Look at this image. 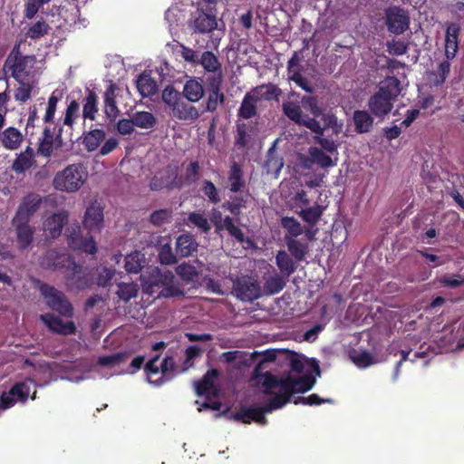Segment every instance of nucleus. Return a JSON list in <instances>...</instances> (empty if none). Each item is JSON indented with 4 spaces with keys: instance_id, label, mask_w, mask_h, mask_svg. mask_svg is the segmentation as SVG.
Returning <instances> with one entry per match:
<instances>
[{
    "instance_id": "f257e3e1",
    "label": "nucleus",
    "mask_w": 464,
    "mask_h": 464,
    "mask_svg": "<svg viewBox=\"0 0 464 464\" xmlns=\"http://www.w3.org/2000/svg\"><path fill=\"white\" fill-rule=\"evenodd\" d=\"M291 372L275 376L271 373L256 375L251 381L266 395V406L243 408L235 415L237 420L249 423L256 421L266 424L265 414L281 409L290 400L293 393L305 392L315 384V377L320 376L317 362L301 354L289 356Z\"/></svg>"
},
{
    "instance_id": "f03ea898",
    "label": "nucleus",
    "mask_w": 464,
    "mask_h": 464,
    "mask_svg": "<svg viewBox=\"0 0 464 464\" xmlns=\"http://www.w3.org/2000/svg\"><path fill=\"white\" fill-rule=\"evenodd\" d=\"M282 107L284 113L291 121L306 127L317 135H323L324 129L315 120L322 114V110L314 97L304 96L299 100V96L293 93Z\"/></svg>"
},
{
    "instance_id": "7ed1b4c3",
    "label": "nucleus",
    "mask_w": 464,
    "mask_h": 464,
    "mask_svg": "<svg viewBox=\"0 0 464 464\" xmlns=\"http://www.w3.org/2000/svg\"><path fill=\"white\" fill-rule=\"evenodd\" d=\"M33 376L34 379L29 378L24 382H17L9 392L2 393L0 397V415L16 403H24L30 396L32 389H34V392L31 399L34 400L36 395V385L34 382L43 381V384H47L50 382L52 378L51 365L48 363H39Z\"/></svg>"
},
{
    "instance_id": "20e7f679",
    "label": "nucleus",
    "mask_w": 464,
    "mask_h": 464,
    "mask_svg": "<svg viewBox=\"0 0 464 464\" xmlns=\"http://www.w3.org/2000/svg\"><path fill=\"white\" fill-rule=\"evenodd\" d=\"M401 82L396 77H387L380 83L379 92L369 100V109L377 117H383L392 109V102L401 93Z\"/></svg>"
},
{
    "instance_id": "39448f33",
    "label": "nucleus",
    "mask_w": 464,
    "mask_h": 464,
    "mask_svg": "<svg viewBox=\"0 0 464 464\" xmlns=\"http://www.w3.org/2000/svg\"><path fill=\"white\" fill-rule=\"evenodd\" d=\"M41 265L48 268L66 267L71 272L67 282L69 287L82 289L89 285L88 278L82 276V267L77 266L67 254H58L54 250H50L42 257Z\"/></svg>"
},
{
    "instance_id": "423d86ee",
    "label": "nucleus",
    "mask_w": 464,
    "mask_h": 464,
    "mask_svg": "<svg viewBox=\"0 0 464 464\" xmlns=\"http://www.w3.org/2000/svg\"><path fill=\"white\" fill-rule=\"evenodd\" d=\"M89 177L88 170L82 163H72L56 172L53 186L56 190L74 193L79 191Z\"/></svg>"
},
{
    "instance_id": "0eeeda50",
    "label": "nucleus",
    "mask_w": 464,
    "mask_h": 464,
    "mask_svg": "<svg viewBox=\"0 0 464 464\" xmlns=\"http://www.w3.org/2000/svg\"><path fill=\"white\" fill-rule=\"evenodd\" d=\"M148 382L151 384L160 385L163 382L164 379H170L175 373L180 371L175 365L172 357H165L160 362V356H153L145 365Z\"/></svg>"
},
{
    "instance_id": "6e6552de",
    "label": "nucleus",
    "mask_w": 464,
    "mask_h": 464,
    "mask_svg": "<svg viewBox=\"0 0 464 464\" xmlns=\"http://www.w3.org/2000/svg\"><path fill=\"white\" fill-rule=\"evenodd\" d=\"M36 60L34 56H21L12 53L6 60V64L11 75L16 81H27L34 79L35 74L34 65Z\"/></svg>"
},
{
    "instance_id": "1a4fd4ad",
    "label": "nucleus",
    "mask_w": 464,
    "mask_h": 464,
    "mask_svg": "<svg viewBox=\"0 0 464 464\" xmlns=\"http://www.w3.org/2000/svg\"><path fill=\"white\" fill-rule=\"evenodd\" d=\"M40 291L46 304L51 309L58 312L63 316H72L73 308L63 293L48 285H43L40 287Z\"/></svg>"
},
{
    "instance_id": "9d476101",
    "label": "nucleus",
    "mask_w": 464,
    "mask_h": 464,
    "mask_svg": "<svg viewBox=\"0 0 464 464\" xmlns=\"http://www.w3.org/2000/svg\"><path fill=\"white\" fill-rule=\"evenodd\" d=\"M104 216L103 208L100 203L94 201L91 203L83 215L82 227L88 233H99L103 228Z\"/></svg>"
},
{
    "instance_id": "9b49d317",
    "label": "nucleus",
    "mask_w": 464,
    "mask_h": 464,
    "mask_svg": "<svg viewBox=\"0 0 464 464\" xmlns=\"http://www.w3.org/2000/svg\"><path fill=\"white\" fill-rule=\"evenodd\" d=\"M174 279V276L170 271L161 272L158 267H154L151 270V276L148 281L144 282L143 287L144 291L149 294H153V287L162 285L169 287ZM166 293L161 291L159 295H162L165 296L173 295L174 292L166 288Z\"/></svg>"
},
{
    "instance_id": "f8f14e48",
    "label": "nucleus",
    "mask_w": 464,
    "mask_h": 464,
    "mask_svg": "<svg viewBox=\"0 0 464 464\" xmlns=\"http://www.w3.org/2000/svg\"><path fill=\"white\" fill-rule=\"evenodd\" d=\"M234 292L242 301H253L260 296V285L252 277H241L235 281Z\"/></svg>"
},
{
    "instance_id": "ddd939ff",
    "label": "nucleus",
    "mask_w": 464,
    "mask_h": 464,
    "mask_svg": "<svg viewBox=\"0 0 464 464\" xmlns=\"http://www.w3.org/2000/svg\"><path fill=\"white\" fill-rule=\"evenodd\" d=\"M42 198L38 194H29L20 203L13 222H29L31 217L38 209Z\"/></svg>"
},
{
    "instance_id": "4468645a",
    "label": "nucleus",
    "mask_w": 464,
    "mask_h": 464,
    "mask_svg": "<svg viewBox=\"0 0 464 464\" xmlns=\"http://www.w3.org/2000/svg\"><path fill=\"white\" fill-rule=\"evenodd\" d=\"M386 24L392 33L400 34L408 28L409 16L403 9L390 7L386 11Z\"/></svg>"
},
{
    "instance_id": "2eb2a0df",
    "label": "nucleus",
    "mask_w": 464,
    "mask_h": 464,
    "mask_svg": "<svg viewBox=\"0 0 464 464\" xmlns=\"http://www.w3.org/2000/svg\"><path fill=\"white\" fill-rule=\"evenodd\" d=\"M68 218L66 211H60L53 213L43 224V229L46 237L55 238L62 234L64 224Z\"/></svg>"
},
{
    "instance_id": "dca6fc26",
    "label": "nucleus",
    "mask_w": 464,
    "mask_h": 464,
    "mask_svg": "<svg viewBox=\"0 0 464 464\" xmlns=\"http://www.w3.org/2000/svg\"><path fill=\"white\" fill-rule=\"evenodd\" d=\"M218 377V372L217 370L208 371L202 380L195 383L197 394L198 396L216 397L218 393L216 384Z\"/></svg>"
},
{
    "instance_id": "f3484780",
    "label": "nucleus",
    "mask_w": 464,
    "mask_h": 464,
    "mask_svg": "<svg viewBox=\"0 0 464 464\" xmlns=\"http://www.w3.org/2000/svg\"><path fill=\"white\" fill-rule=\"evenodd\" d=\"M123 357L124 356L121 353H113L100 357L95 366V370L100 372V375L104 378L118 374L120 373V371L116 368L120 365Z\"/></svg>"
},
{
    "instance_id": "a211bd4d",
    "label": "nucleus",
    "mask_w": 464,
    "mask_h": 464,
    "mask_svg": "<svg viewBox=\"0 0 464 464\" xmlns=\"http://www.w3.org/2000/svg\"><path fill=\"white\" fill-rule=\"evenodd\" d=\"M210 219L218 230H227L237 241H244L243 232L239 227L234 225L233 220L230 217H226L225 218H223L221 212H219L218 210H213Z\"/></svg>"
},
{
    "instance_id": "6ab92c4d",
    "label": "nucleus",
    "mask_w": 464,
    "mask_h": 464,
    "mask_svg": "<svg viewBox=\"0 0 464 464\" xmlns=\"http://www.w3.org/2000/svg\"><path fill=\"white\" fill-rule=\"evenodd\" d=\"M68 244L72 248L87 254L94 255L97 252V246L93 237L91 235L83 237L80 233L79 227L77 231L68 237Z\"/></svg>"
},
{
    "instance_id": "aec40b11",
    "label": "nucleus",
    "mask_w": 464,
    "mask_h": 464,
    "mask_svg": "<svg viewBox=\"0 0 464 464\" xmlns=\"http://www.w3.org/2000/svg\"><path fill=\"white\" fill-rule=\"evenodd\" d=\"M40 318L53 333L67 335L75 332L76 328L72 321L64 322L52 314H42Z\"/></svg>"
},
{
    "instance_id": "412c9836",
    "label": "nucleus",
    "mask_w": 464,
    "mask_h": 464,
    "mask_svg": "<svg viewBox=\"0 0 464 464\" xmlns=\"http://www.w3.org/2000/svg\"><path fill=\"white\" fill-rule=\"evenodd\" d=\"M218 26L217 19L214 15L204 12H198L194 19L189 23V27L193 32L207 34L215 30Z\"/></svg>"
},
{
    "instance_id": "4be33fe9",
    "label": "nucleus",
    "mask_w": 464,
    "mask_h": 464,
    "mask_svg": "<svg viewBox=\"0 0 464 464\" xmlns=\"http://www.w3.org/2000/svg\"><path fill=\"white\" fill-rule=\"evenodd\" d=\"M24 140V135L14 127H8L0 133V141L3 147L9 150H17Z\"/></svg>"
},
{
    "instance_id": "5701e85b",
    "label": "nucleus",
    "mask_w": 464,
    "mask_h": 464,
    "mask_svg": "<svg viewBox=\"0 0 464 464\" xmlns=\"http://www.w3.org/2000/svg\"><path fill=\"white\" fill-rule=\"evenodd\" d=\"M459 30V26L456 24H451L447 27L445 54L449 60L453 59L458 52V36Z\"/></svg>"
},
{
    "instance_id": "b1692460",
    "label": "nucleus",
    "mask_w": 464,
    "mask_h": 464,
    "mask_svg": "<svg viewBox=\"0 0 464 464\" xmlns=\"http://www.w3.org/2000/svg\"><path fill=\"white\" fill-rule=\"evenodd\" d=\"M115 90L116 86L110 84L104 93V113L111 121H114L120 114L115 102Z\"/></svg>"
},
{
    "instance_id": "393cba45",
    "label": "nucleus",
    "mask_w": 464,
    "mask_h": 464,
    "mask_svg": "<svg viewBox=\"0 0 464 464\" xmlns=\"http://www.w3.org/2000/svg\"><path fill=\"white\" fill-rule=\"evenodd\" d=\"M172 116L179 121H195L199 117L198 109L184 101H180L171 111Z\"/></svg>"
},
{
    "instance_id": "a878e982",
    "label": "nucleus",
    "mask_w": 464,
    "mask_h": 464,
    "mask_svg": "<svg viewBox=\"0 0 464 464\" xmlns=\"http://www.w3.org/2000/svg\"><path fill=\"white\" fill-rule=\"evenodd\" d=\"M34 162V150L27 147L24 151L17 155L12 164V169L19 174L24 173L33 166Z\"/></svg>"
},
{
    "instance_id": "bb28decb",
    "label": "nucleus",
    "mask_w": 464,
    "mask_h": 464,
    "mask_svg": "<svg viewBox=\"0 0 464 464\" xmlns=\"http://www.w3.org/2000/svg\"><path fill=\"white\" fill-rule=\"evenodd\" d=\"M183 94L190 102H198L204 95V88L200 81L189 79L183 87Z\"/></svg>"
},
{
    "instance_id": "cd10ccee",
    "label": "nucleus",
    "mask_w": 464,
    "mask_h": 464,
    "mask_svg": "<svg viewBox=\"0 0 464 464\" xmlns=\"http://www.w3.org/2000/svg\"><path fill=\"white\" fill-rule=\"evenodd\" d=\"M202 65V67L209 72L217 73L218 76V82H220L222 80V72H221V64L218 59V57L209 51L204 52L198 63Z\"/></svg>"
},
{
    "instance_id": "c85d7f7f",
    "label": "nucleus",
    "mask_w": 464,
    "mask_h": 464,
    "mask_svg": "<svg viewBox=\"0 0 464 464\" xmlns=\"http://www.w3.org/2000/svg\"><path fill=\"white\" fill-rule=\"evenodd\" d=\"M198 247V244L189 234H182L177 238L176 251L181 256H191Z\"/></svg>"
},
{
    "instance_id": "c756f323",
    "label": "nucleus",
    "mask_w": 464,
    "mask_h": 464,
    "mask_svg": "<svg viewBox=\"0 0 464 464\" xmlns=\"http://www.w3.org/2000/svg\"><path fill=\"white\" fill-rule=\"evenodd\" d=\"M257 100L258 95L256 91L251 93H246L242 101L238 115L244 119H250L255 116Z\"/></svg>"
},
{
    "instance_id": "7c9ffc66",
    "label": "nucleus",
    "mask_w": 464,
    "mask_h": 464,
    "mask_svg": "<svg viewBox=\"0 0 464 464\" xmlns=\"http://www.w3.org/2000/svg\"><path fill=\"white\" fill-rule=\"evenodd\" d=\"M17 82L18 87L14 91V99L19 102H25L31 98L32 94L35 92L36 82L34 79Z\"/></svg>"
},
{
    "instance_id": "2f4dec72",
    "label": "nucleus",
    "mask_w": 464,
    "mask_h": 464,
    "mask_svg": "<svg viewBox=\"0 0 464 464\" xmlns=\"http://www.w3.org/2000/svg\"><path fill=\"white\" fill-rule=\"evenodd\" d=\"M251 360L246 352L244 351H230L223 353L220 355V361L228 364H233L236 367L247 365Z\"/></svg>"
},
{
    "instance_id": "473e14b6",
    "label": "nucleus",
    "mask_w": 464,
    "mask_h": 464,
    "mask_svg": "<svg viewBox=\"0 0 464 464\" xmlns=\"http://www.w3.org/2000/svg\"><path fill=\"white\" fill-rule=\"evenodd\" d=\"M311 161L319 165L321 168L334 167L337 164V158L332 159L323 150L316 147L309 149Z\"/></svg>"
},
{
    "instance_id": "72a5a7b5",
    "label": "nucleus",
    "mask_w": 464,
    "mask_h": 464,
    "mask_svg": "<svg viewBox=\"0 0 464 464\" xmlns=\"http://www.w3.org/2000/svg\"><path fill=\"white\" fill-rule=\"evenodd\" d=\"M13 225L15 227L20 246H28L33 239L34 228L28 225V222H13Z\"/></svg>"
},
{
    "instance_id": "f704fd0d",
    "label": "nucleus",
    "mask_w": 464,
    "mask_h": 464,
    "mask_svg": "<svg viewBox=\"0 0 464 464\" xmlns=\"http://www.w3.org/2000/svg\"><path fill=\"white\" fill-rule=\"evenodd\" d=\"M136 85L142 97H150L157 91L156 82L149 74H140L137 79Z\"/></svg>"
},
{
    "instance_id": "c9c22d12",
    "label": "nucleus",
    "mask_w": 464,
    "mask_h": 464,
    "mask_svg": "<svg viewBox=\"0 0 464 464\" xmlns=\"http://www.w3.org/2000/svg\"><path fill=\"white\" fill-rule=\"evenodd\" d=\"M104 139L105 131L100 129H95L90 130L84 135L82 143L85 149L89 152H92L98 149Z\"/></svg>"
},
{
    "instance_id": "e433bc0d",
    "label": "nucleus",
    "mask_w": 464,
    "mask_h": 464,
    "mask_svg": "<svg viewBox=\"0 0 464 464\" xmlns=\"http://www.w3.org/2000/svg\"><path fill=\"white\" fill-rule=\"evenodd\" d=\"M144 263V255L140 251H134L125 256V269L128 273H139Z\"/></svg>"
},
{
    "instance_id": "4c0bfd02",
    "label": "nucleus",
    "mask_w": 464,
    "mask_h": 464,
    "mask_svg": "<svg viewBox=\"0 0 464 464\" xmlns=\"http://www.w3.org/2000/svg\"><path fill=\"white\" fill-rule=\"evenodd\" d=\"M353 121L356 130L360 133L368 132L373 124L372 118L365 111H354Z\"/></svg>"
},
{
    "instance_id": "58836bf2",
    "label": "nucleus",
    "mask_w": 464,
    "mask_h": 464,
    "mask_svg": "<svg viewBox=\"0 0 464 464\" xmlns=\"http://www.w3.org/2000/svg\"><path fill=\"white\" fill-rule=\"evenodd\" d=\"M98 112V97L92 91H88L84 99L82 116L84 119L94 120Z\"/></svg>"
},
{
    "instance_id": "ea45409f",
    "label": "nucleus",
    "mask_w": 464,
    "mask_h": 464,
    "mask_svg": "<svg viewBox=\"0 0 464 464\" xmlns=\"http://www.w3.org/2000/svg\"><path fill=\"white\" fill-rule=\"evenodd\" d=\"M276 262L281 273L286 276L293 274L296 269L295 262L285 251H279L277 253Z\"/></svg>"
},
{
    "instance_id": "a19ab883",
    "label": "nucleus",
    "mask_w": 464,
    "mask_h": 464,
    "mask_svg": "<svg viewBox=\"0 0 464 464\" xmlns=\"http://www.w3.org/2000/svg\"><path fill=\"white\" fill-rule=\"evenodd\" d=\"M228 182L230 190L233 192L239 191L245 185L242 170L236 163H234L230 168Z\"/></svg>"
},
{
    "instance_id": "79ce46f5",
    "label": "nucleus",
    "mask_w": 464,
    "mask_h": 464,
    "mask_svg": "<svg viewBox=\"0 0 464 464\" xmlns=\"http://www.w3.org/2000/svg\"><path fill=\"white\" fill-rule=\"evenodd\" d=\"M135 127L141 129H150L156 123V118L149 111H138L132 115Z\"/></svg>"
},
{
    "instance_id": "37998d69",
    "label": "nucleus",
    "mask_w": 464,
    "mask_h": 464,
    "mask_svg": "<svg viewBox=\"0 0 464 464\" xmlns=\"http://www.w3.org/2000/svg\"><path fill=\"white\" fill-rule=\"evenodd\" d=\"M187 226L193 225L200 229L202 232L207 233L210 230V224L204 214L198 212H191L188 214L186 221Z\"/></svg>"
},
{
    "instance_id": "c03bdc74",
    "label": "nucleus",
    "mask_w": 464,
    "mask_h": 464,
    "mask_svg": "<svg viewBox=\"0 0 464 464\" xmlns=\"http://www.w3.org/2000/svg\"><path fill=\"white\" fill-rule=\"evenodd\" d=\"M285 241L288 250L297 260H301L304 257L307 252V247L304 244L288 237H285Z\"/></svg>"
},
{
    "instance_id": "a18cd8bd",
    "label": "nucleus",
    "mask_w": 464,
    "mask_h": 464,
    "mask_svg": "<svg viewBox=\"0 0 464 464\" xmlns=\"http://www.w3.org/2000/svg\"><path fill=\"white\" fill-rule=\"evenodd\" d=\"M224 102V94L220 92L219 87L212 86L207 102V111H215L218 107Z\"/></svg>"
},
{
    "instance_id": "49530a36",
    "label": "nucleus",
    "mask_w": 464,
    "mask_h": 464,
    "mask_svg": "<svg viewBox=\"0 0 464 464\" xmlns=\"http://www.w3.org/2000/svg\"><path fill=\"white\" fill-rule=\"evenodd\" d=\"M285 285V280L280 276L276 275L266 279L264 285V291L267 295H275L280 292L284 288Z\"/></svg>"
},
{
    "instance_id": "de8ad7c7",
    "label": "nucleus",
    "mask_w": 464,
    "mask_h": 464,
    "mask_svg": "<svg viewBox=\"0 0 464 464\" xmlns=\"http://www.w3.org/2000/svg\"><path fill=\"white\" fill-rule=\"evenodd\" d=\"M162 101L172 111L178 103L182 100L179 92L171 86H167L161 94Z\"/></svg>"
},
{
    "instance_id": "09e8293b",
    "label": "nucleus",
    "mask_w": 464,
    "mask_h": 464,
    "mask_svg": "<svg viewBox=\"0 0 464 464\" xmlns=\"http://www.w3.org/2000/svg\"><path fill=\"white\" fill-rule=\"evenodd\" d=\"M49 25L45 21H37L31 24L26 32V36L31 39H38L48 33Z\"/></svg>"
},
{
    "instance_id": "8fccbe9b",
    "label": "nucleus",
    "mask_w": 464,
    "mask_h": 464,
    "mask_svg": "<svg viewBox=\"0 0 464 464\" xmlns=\"http://www.w3.org/2000/svg\"><path fill=\"white\" fill-rule=\"evenodd\" d=\"M323 214V208L316 205L306 208L299 212V216L307 223L315 224Z\"/></svg>"
},
{
    "instance_id": "3c124183",
    "label": "nucleus",
    "mask_w": 464,
    "mask_h": 464,
    "mask_svg": "<svg viewBox=\"0 0 464 464\" xmlns=\"http://www.w3.org/2000/svg\"><path fill=\"white\" fill-rule=\"evenodd\" d=\"M138 294V285L134 283H122L119 285L117 295L120 299L127 302Z\"/></svg>"
},
{
    "instance_id": "603ef678",
    "label": "nucleus",
    "mask_w": 464,
    "mask_h": 464,
    "mask_svg": "<svg viewBox=\"0 0 464 464\" xmlns=\"http://www.w3.org/2000/svg\"><path fill=\"white\" fill-rule=\"evenodd\" d=\"M177 274L187 282H191L198 277L196 267L188 263H183L177 266Z\"/></svg>"
},
{
    "instance_id": "864d4df0",
    "label": "nucleus",
    "mask_w": 464,
    "mask_h": 464,
    "mask_svg": "<svg viewBox=\"0 0 464 464\" xmlns=\"http://www.w3.org/2000/svg\"><path fill=\"white\" fill-rule=\"evenodd\" d=\"M282 226L290 234V237H295L303 233L301 224L294 218L285 217L282 219Z\"/></svg>"
},
{
    "instance_id": "5fc2aeb1",
    "label": "nucleus",
    "mask_w": 464,
    "mask_h": 464,
    "mask_svg": "<svg viewBox=\"0 0 464 464\" xmlns=\"http://www.w3.org/2000/svg\"><path fill=\"white\" fill-rule=\"evenodd\" d=\"M439 283L443 286L457 288L464 285V276L461 275H443L439 278Z\"/></svg>"
},
{
    "instance_id": "6e6d98bb",
    "label": "nucleus",
    "mask_w": 464,
    "mask_h": 464,
    "mask_svg": "<svg viewBox=\"0 0 464 464\" xmlns=\"http://www.w3.org/2000/svg\"><path fill=\"white\" fill-rule=\"evenodd\" d=\"M80 105L76 101H72L65 111L63 124L72 127L75 119L79 116Z\"/></svg>"
},
{
    "instance_id": "4d7b16f0",
    "label": "nucleus",
    "mask_w": 464,
    "mask_h": 464,
    "mask_svg": "<svg viewBox=\"0 0 464 464\" xmlns=\"http://www.w3.org/2000/svg\"><path fill=\"white\" fill-rule=\"evenodd\" d=\"M288 78L291 81L295 79L301 80V72H300V64H299V57L296 53H295L292 58L288 61Z\"/></svg>"
},
{
    "instance_id": "13d9d810",
    "label": "nucleus",
    "mask_w": 464,
    "mask_h": 464,
    "mask_svg": "<svg viewBox=\"0 0 464 464\" xmlns=\"http://www.w3.org/2000/svg\"><path fill=\"white\" fill-rule=\"evenodd\" d=\"M199 166L198 162H190L186 168V173L184 181L180 182L179 185L191 184L198 179Z\"/></svg>"
},
{
    "instance_id": "bf43d9fd",
    "label": "nucleus",
    "mask_w": 464,
    "mask_h": 464,
    "mask_svg": "<svg viewBox=\"0 0 464 464\" xmlns=\"http://www.w3.org/2000/svg\"><path fill=\"white\" fill-rule=\"evenodd\" d=\"M159 259L160 263L164 265H172L176 263V256L173 255L171 246L169 243L160 247Z\"/></svg>"
},
{
    "instance_id": "052dcab7",
    "label": "nucleus",
    "mask_w": 464,
    "mask_h": 464,
    "mask_svg": "<svg viewBox=\"0 0 464 464\" xmlns=\"http://www.w3.org/2000/svg\"><path fill=\"white\" fill-rule=\"evenodd\" d=\"M171 219V212L168 209H160L154 211L150 215V221L156 226H161L169 222Z\"/></svg>"
},
{
    "instance_id": "680f3d73",
    "label": "nucleus",
    "mask_w": 464,
    "mask_h": 464,
    "mask_svg": "<svg viewBox=\"0 0 464 464\" xmlns=\"http://www.w3.org/2000/svg\"><path fill=\"white\" fill-rule=\"evenodd\" d=\"M352 360L360 368H366L374 363L372 356L367 352L353 354Z\"/></svg>"
},
{
    "instance_id": "e2e57ef3",
    "label": "nucleus",
    "mask_w": 464,
    "mask_h": 464,
    "mask_svg": "<svg viewBox=\"0 0 464 464\" xmlns=\"http://www.w3.org/2000/svg\"><path fill=\"white\" fill-rule=\"evenodd\" d=\"M48 3L44 0H28L25 5L24 15L28 19H32L38 12L39 8Z\"/></svg>"
},
{
    "instance_id": "0e129e2a",
    "label": "nucleus",
    "mask_w": 464,
    "mask_h": 464,
    "mask_svg": "<svg viewBox=\"0 0 464 464\" xmlns=\"http://www.w3.org/2000/svg\"><path fill=\"white\" fill-rule=\"evenodd\" d=\"M274 149L271 148L268 153V160H266V168L269 172L278 173L284 166L283 160L272 156Z\"/></svg>"
},
{
    "instance_id": "69168bd1",
    "label": "nucleus",
    "mask_w": 464,
    "mask_h": 464,
    "mask_svg": "<svg viewBox=\"0 0 464 464\" xmlns=\"http://www.w3.org/2000/svg\"><path fill=\"white\" fill-rule=\"evenodd\" d=\"M134 122L131 119H121L117 122V131L121 135L131 134L134 130Z\"/></svg>"
},
{
    "instance_id": "338daca9",
    "label": "nucleus",
    "mask_w": 464,
    "mask_h": 464,
    "mask_svg": "<svg viewBox=\"0 0 464 464\" xmlns=\"http://www.w3.org/2000/svg\"><path fill=\"white\" fill-rule=\"evenodd\" d=\"M295 404L302 403L306 405H318L322 402H332L331 399L322 400L317 394H311L306 397H299L294 401Z\"/></svg>"
},
{
    "instance_id": "774afa93",
    "label": "nucleus",
    "mask_w": 464,
    "mask_h": 464,
    "mask_svg": "<svg viewBox=\"0 0 464 464\" xmlns=\"http://www.w3.org/2000/svg\"><path fill=\"white\" fill-rule=\"evenodd\" d=\"M202 189H203L204 194L206 196H208L209 200H211L212 202L217 203L220 200L218 191H217V188L211 181L206 180L204 182V187Z\"/></svg>"
}]
</instances>
